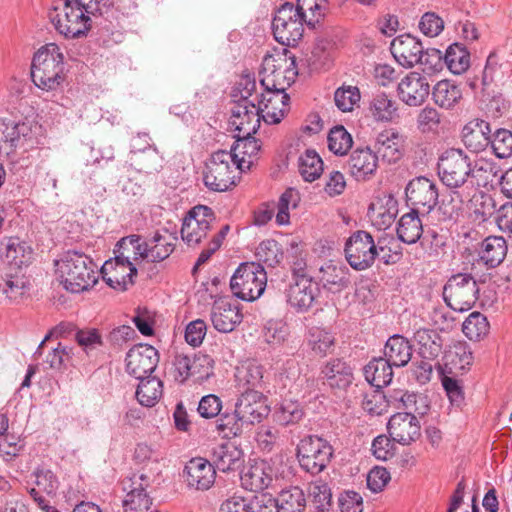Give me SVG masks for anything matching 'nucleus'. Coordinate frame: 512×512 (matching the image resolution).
Returning <instances> with one entry per match:
<instances>
[{
  "label": "nucleus",
  "instance_id": "393cba45",
  "mask_svg": "<svg viewBox=\"0 0 512 512\" xmlns=\"http://www.w3.org/2000/svg\"><path fill=\"white\" fill-rule=\"evenodd\" d=\"M235 408L247 427L261 422L269 411L263 393L255 391L241 393V396L235 403Z\"/></svg>",
  "mask_w": 512,
  "mask_h": 512
},
{
  "label": "nucleus",
  "instance_id": "8fccbe9b",
  "mask_svg": "<svg viewBox=\"0 0 512 512\" xmlns=\"http://www.w3.org/2000/svg\"><path fill=\"white\" fill-rule=\"evenodd\" d=\"M500 169L496 163L486 159L473 160L471 165V180L477 188L492 184L496 179H500Z\"/></svg>",
  "mask_w": 512,
  "mask_h": 512
},
{
  "label": "nucleus",
  "instance_id": "0eeeda50",
  "mask_svg": "<svg viewBox=\"0 0 512 512\" xmlns=\"http://www.w3.org/2000/svg\"><path fill=\"white\" fill-rule=\"evenodd\" d=\"M297 75L296 60L292 54L266 55L263 58L260 82L265 89L286 91Z\"/></svg>",
  "mask_w": 512,
  "mask_h": 512
},
{
  "label": "nucleus",
  "instance_id": "dca6fc26",
  "mask_svg": "<svg viewBox=\"0 0 512 512\" xmlns=\"http://www.w3.org/2000/svg\"><path fill=\"white\" fill-rule=\"evenodd\" d=\"M214 214L207 206H195L183 220L181 237L188 246H196L211 229Z\"/></svg>",
  "mask_w": 512,
  "mask_h": 512
},
{
  "label": "nucleus",
  "instance_id": "1a4fd4ad",
  "mask_svg": "<svg viewBox=\"0 0 512 512\" xmlns=\"http://www.w3.org/2000/svg\"><path fill=\"white\" fill-rule=\"evenodd\" d=\"M304 22L305 12L301 6L283 4L272 21L275 40L284 46H295L303 36Z\"/></svg>",
  "mask_w": 512,
  "mask_h": 512
},
{
  "label": "nucleus",
  "instance_id": "7c9ffc66",
  "mask_svg": "<svg viewBox=\"0 0 512 512\" xmlns=\"http://www.w3.org/2000/svg\"><path fill=\"white\" fill-rule=\"evenodd\" d=\"M349 269L341 263L328 261L319 268L318 279L332 293L346 289L350 284Z\"/></svg>",
  "mask_w": 512,
  "mask_h": 512
},
{
  "label": "nucleus",
  "instance_id": "2eb2a0df",
  "mask_svg": "<svg viewBox=\"0 0 512 512\" xmlns=\"http://www.w3.org/2000/svg\"><path fill=\"white\" fill-rule=\"evenodd\" d=\"M469 191L470 192L465 195L462 194L454 198L451 201L452 205L450 210L445 213L448 214L449 217H453V215L458 214L462 206L466 204L477 220H487L496 210L493 198L491 195L477 188V185H473V188Z\"/></svg>",
  "mask_w": 512,
  "mask_h": 512
},
{
  "label": "nucleus",
  "instance_id": "6ab92c4d",
  "mask_svg": "<svg viewBox=\"0 0 512 512\" xmlns=\"http://www.w3.org/2000/svg\"><path fill=\"white\" fill-rule=\"evenodd\" d=\"M261 120L262 117L255 100L243 97L231 108L230 125L237 131V134L245 136L255 134L260 127Z\"/></svg>",
  "mask_w": 512,
  "mask_h": 512
},
{
  "label": "nucleus",
  "instance_id": "680f3d73",
  "mask_svg": "<svg viewBox=\"0 0 512 512\" xmlns=\"http://www.w3.org/2000/svg\"><path fill=\"white\" fill-rule=\"evenodd\" d=\"M416 339L420 345V354L424 359H434L441 353L442 341L436 332L419 330L416 333Z\"/></svg>",
  "mask_w": 512,
  "mask_h": 512
},
{
  "label": "nucleus",
  "instance_id": "de8ad7c7",
  "mask_svg": "<svg viewBox=\"0 0 512 512\" xmlns=\"http://www.w3.org/2000/svg\"><path fill=\"white\" fill-rule=\"evenodd\" d=\"M297 170L306 182H314L323 173V161L314 149H306L298 157Z\"/></svg>",
  "mask_w": 512,
  "mask_h": 512
},
{
  "label": "nucleus",
  "instance_id": "09e8293b",
  "mask_svg": "<svg viewBox=\"0 0 512 512\" xmlns=\"http://www.w3.org/2000/svg\"><path fill=\"white\" fill-rule=\"evenodd\" d=\"M506 253L507 245L505 239L499 236H490L482 242L479 255L487 266L493 268L504 260Z\"/></svg>",
  "mask_w": 512,
  "mask_h": 512
},
{
  "label": "nucleus",
  "instance_id": "69168bd1",
  "mask_svg": "<svg viewBox=\"0 0 512 512\" xmlns=\"http://www.w3.org/2000/svg\"><path fill=\"white\" fill-rule=\"evenodd\" d=\"M300 201V194L294 188H288L280 197L277 204L276 222L278 225H287L290 221L289 210L295 209Z\"/></svg>",
  "mask_w": 512,
  "mask_h": 512
},
{
  "label": "nucleus",
  "instance_id": "49530a36",
  "mask_svg": "<svg viewBox=\"0 0 512 512\" xmlns=\"http://www.w3.org/2000/svg\"><path fill=\"white\" fill-rule=\"evenodd\" d=\"M306 498L303 490L297 486L283 489L273 501L276 512H303Z\"/></svg>",
  "mask_w": 512,
  "mask_h": 512
},
{
  "label": "nucleus",
  "instance_id": "58836bf2",
  "mask_svg": "<svg viewBox=\"0 0 512 512\" xmlns=\"http://www.w3.org/2000/svg\"><path fill=\"white\" fill-rule=\"evenodd\" d=\"M368 110L376 122H393L399 118V105L393 97L384 92L372 96Z\"/></svg>",
  "mask_w": 512,
  "mask_h": 512
},
{
  "label": "nucleus",
  "instance_id": "bb28decb",
  "mask_svg": "<svg viewBox=\"0 0 512 512\" xmlns=\"http://www.w3.org/2000/svg\"><path fill=\"white\" fill-rule=\"evenodd\" d=\"M390 50L395 60L405 68L418 64L423 57L421 42L410 34L396 37L391 42Z\"/></svg>",
  "mask_w": 512,
  "mask_h": 512
},
{
  "label": "nucleus",
  "instance_id": "a19ab883",
  "mask_svg": "<svg viewBox=\"0 0 512 512\" xmlns=\"http://www.w3.org/2000/svg\"><path fill=\"white\" fill-rule=\"evenodd\" d=\"M151 138L147 133H138L131 140V152H145L147 149L151 151L145 155L146 162L141 164L140 170L146 173H155L162 168V158L155 146L151 145Z\"/></svg>",
  "mask_w": 512,
  "mask_h": 512
},
{
  "label": "nucleus",
  "instance_id": "a18cd8bd",
  "mask_svg": "<svg viewBox=\"0 0 512 512\" xmlns=\"http://www.w3.org/2000/svg\"><path fill=\"white\" fill-rule=\"evenodd\" d=\"M393 366L384 358H374L364 368L365 379L376 388H382L391 383Z\"/></svg>",
  "mask_w": 512,
  "mask_h": 512
},
{
  "label": "nucleus",
  "instance_id": "20e7f679",
  "mask_svg": "<svg viewBox=\"0 0 512 512\" xmlns=\"http://www.w3.org/2000/svg\"><path fill=\"white\" fill-rule=\"evenodd\" d=\"M39 129L30 122L0 119V154L11 156L36 148L40 143Z\"/></svg>",
  "mask_w": 512,
  "mask_h": 512
},
{
  "label": "nucleus",
  "instance_id": "774afa93",
  "mask_svg": "<svg viewBox=\"0 0 512 512\" xmlns=\"http://www.w3.org/2000/svg\"><path fill=\"white\" fill-rule=\"evenodd\" d=\"M308 491L311 501L317 510L325 511L330 507L332 493L326 482L316 480L310 484Z\"/></svg>",
  "mask_w": 512,
  "mask_h": 512
},
{
  "label": "nucleus",
  "instance_id": "2f4dec72",
  "mask_svg": "<svg viewBox=\"0 0 512 512\" xmlns=\"http://www.w3.org/2000/svg\"><path fill=\"white\" fill-rule=\"evenodd\" d=\"M236 142L228 151L237 163L240 171H247L251 168L260 151L261 144L259 140L243 134H236Z\"/></svg>",
  "mask_w": 512,
  "mask_h": 512
},
{
  "label": "nucleus",
  "instance_id": "4c0bfd02",
  "mask_svg": "<svg viewBox=\"0 0 512 512\" xmlns=\"http://www.w3.org/2000/svg\"><path fill=\"white\" fill-rule=\"evenodd\" d=\"M134 459L137 463L145 465L140 472H144L146 475L155 474V481L158 480L161 474L160 462L164 459V453L158 445L146 442L137 444Z\"/></svg>",
  "mask_w": 512,
  "mask_h": 512
},
{
  "label": "nucleus",
  "instance_id": "f704fd0d",
  "mask_svg": "<svg viewBox=\"0 0 512 512\" xmlns=\"http://www.w3.org/2000/svg\"><path fill=\"white\" fill-rule=\"evenodd\" d=\"M0 253L9 265L19 269L28 266L33 258L32 248L18 237L4 238L0 243Z\"/></svg>",
  "mask_w": 512,
  "mask_h": 512
},
{
  "label": "nucleus",
  "instance_id": "79ce46f5",
  "mask_svg": "<svg viewBox=\"0 0 512 512\" xmlns=\"http://www.w3.org/2000/svg\"><path fill=\"white\" fill-rule=\"evenodd\" d=\"M388 402L395 405L396 408L404 409L413 415L422 416L429 410L427 397L413 392L394 391L389 395Z\"/></svg>",
  "mask_w": 512,
  "mask_h": 512
},
{
  "label": "nucleus",
  "instance_id": "a878e982",
  "mask_svg": "<svg viewBox=\"0 0 512 512\" xmlns=\"http://www.w3.org/2000/svg\"><path fill=\"white\" fill-rule=\"evenodd\" d=\"M274 470L265 460H254L241 473V485L245 490L259 492L268 488L273 481Z\"/></svg>",
  "mask_w": 512,
  "mask_h": 512
},
{
  "label": "nucleus",
  "instance_id": "338daca9",
  "mask_svg": "<svg viewBox=\"0 0 512 512\" xmlns=\"http://www.w3.org/2000/svg\"><path fill=\"white\" fill-rule=\"evenodd\" d=\"M304 411L302 406L295 401L286 400L275 412L276 421L283 426L293 425L302 420Z\"/></svg>",
  "mask_w": 512,
  "mask_h": 512
},
{
  "label": "nucleus",
  "instance_id": "864d4df0",
  "mask_svg": "<svg viewBox=\"0 0 512 512\" xmlns=\"http://www.w3.org/2000/svg\"><path fill=\"white\" fill-rule=\"evenodd\" d=\"M140 383L136 390L138 402L145 407H153L161 398L163 383L155 377H144L139 379Z\"/></svg>",
  "mask_w": 512,
  "mask_h": 512
},
{
  "label": "nucleus",
  "instance_id": "412c9836",
  "mask_svg": "<svg viewBox=\"0 0 512 512\" xmlns=\"http://www.w3.org/2000/svg\"><path fill=\"white\" fill-rule=\"evenodd\" d=\"M289 96L284 90L265 89L256 106L262 120L267 124H277L288 110Z\"/></svg>",
  "mask_w": 512,
  "mask_h": 512
},
{
  "label": "nucleus",
  "instance_id": "3c124183",
  "mask_svg": "<svg viewBox=\"0 0 512 512\" xmlns=\"http://www.w3.org/2000/svg\"><path fill=\"white\" fill-rule=\"evenodd\" d=\"M117 253L131 257V261L147 259L149 261V244L143 241L139 235H129L120 239L116 245Z\"/></svg>",
  "mask_w": 512,
  "mask_h": 512
},
{
  "label": "nucleus",
  "instance_id": "6e6d98bb",
  "mask_svg": "<svg viewBox=\"0 0 512 512\" xmlns=\"http://www.w3.org/2000/svg\"><path fill=\"white\" fill-rule=\"evenodd\" d=\"M444 59L449 70L456 75L464 73L470 65L469 52L458 43L447 48Z\"/></svg>",
  "mask_w": 512,
  "mask_h": 512
},
{
  "label": "nucleus",
  "instance_id": "423d86ee",
  "mask_svg": "<svg viewBox=\"0 0 512 512\" xmlns=\"http://www.w3.org/2000/svg\"><path fill=\"white\" fill-rule=\"evenodd\" d=\"M240 171L233 156L226 150L214 152L206 162L203 173L205 186L214 192H224L236 185Z\"/></svg>",
  "mask_w": 512,
  "mask_h": 512
},
{
  "label": "nucleus",
  "instance_id": "cd10ccee",
  "mask_svg": "<svg viewBox=\"0 0 512 512\" xmlns=\"http://www.w3.org/2000/svg\"><path fill=\"white\" fill-rule=\"evenodd\" d=\"M215 476L213 464L205 458H192L185 465V481L196 490H208L213 485Z\"/></svg>",
  "mask_w": 512,
  "mask_h": 512
},
{
  "label": "nucleus",
  "instance_id": "f257e3e1",
  "mask_svg": "<svg viewBox=\"0 0 512 512\" xmlns=\"http://www.w3.org/2000/svg\"><path fill=\"white\" fill-rule=\"evenodd\" d=\"M472 158L462 149L445 150L438 159V175L449 189L451 201L473 188L471 180Z\"/></svg>",
  "mask_w": 512,
  "mask_h": 512
},
{
  "label": "nucleus",
  "instance_id": "7ed1b4c3",
  "mask_svg": "<svg viewBox=\"0 0 512 512\" xmlns=\"http://www.w3.org/2000/svg\"><path fill=\"white\" fill-rule=\"evenodd\" d=\"M31 77L33 83L44 91H54L64 82V55L56 43H48L34 54Z\"/></svg>",
  "mask_w": 512,
  "mask_h": 512
},
{
  "label": "nucleus",
  "instance_id": "f3484780",
  "mask_svg": "<svg viewBox=\"0 0 512 512\" xmlns=\"http://www.w3.org/2000/svg\"><path fill=\"white\" fill-rule=\"evenodd\" d=\"M319 294V287L312 277L295 272L286 291L287 302L298 312L307 311Z\"/></svg>",
  "mask_w": 512,
  "mask_h": 512
},
{
  "label": "nucleus",
  "instance_id": "5701e85b",
  "mask_svg": "<svg viewBox=\"0 0 512 512\" xmlns=\"http://www.w3.org/2000/svg\"><path fill=\"white\" fill-rule=\"evenodd\" d=\"M211 322L214 328L222 333L233 331L242 321L239 304L230 298H220L213 303Z\"/></svg>",
  "mask_w": 512,
  "mask_h": 512
},
{
  "label": "nucleus",
  "instance_id": "bf43d9fd",
  "mask_svg": "<svg viewBox=\"0 0 512 512\" xmlns=\"http://www.w3.org/2000/svg\"><path fill=\"white\" fill-rule=\"evenodd\" d=\"M489 322L487 318L479 313L472 312L463 322L462 331L472 341H480L489 333Z\"/></svg>",
  "mask_w": 512,
  "mask_h": 512
},
{
  "label": "nucleus",
  "instance_id": "4d7b16f0",
  "mask_svg": "<svg viewBox=\"0 0 512 512\" xmlns=\"http://www.w3.org/2000/svg\"><path fill=\"white\" fill-rule=\"evenodd\" d=\"M26 289V281L23 276L8 272H0V291L11 302L22 298Z\"/></svg>",
  "mask_w": 512,
  "mask_h": 512
},
{
  "label": "nucleus",
  "instance_id": "c85d7f7f",
  "mask_svg": "<svg viewBox=\"0 0 512 512\" xmlns=\"http://www.w3.org/2000/svg\"><path fill=\"white\" fill-rule=\"evenodd\" d=\"M377 167L378 156L369 147L355 149L347 161L348 172L356 181L370 179Z\"/></svg>",
  "mask_w": 512,
  "mask_h": 512
},
{
  "label": "nucleus",
  "instance_id": "f03ea898",
  "mask_svg": "<svg viewBox=\"0 0 512 512\" xmlns=\"http://www.w3.org/2000/svg\"><path fill=\"white\" fill-rule=\"evenodd\" d=\"M56 267L61 284L72 293L86 291L98 281V265L83 253L67 252Z\"/></svg>",
  "mask_w": 512,
  "mask_h": 512
},
{
  "label": "nucleus",
  "instance_id": "9b49d317",
  "mask_svg": "<svg viewBox=\"0 0 512 512\" xmlns=\"http://www.w3.org/2000/svg\"><path fill=\"white\" fill-rule=\"evenodd\" d=\"M479 289L470 274L453 275L444 286V300L454 311H467L478 299Z\"/></svg>",
  "mask_w": 512,
  "mask_h": 512
},
{
  "label": "nucleus",
  "instance_id": "13d9d810",
  "mask_svg": "<svg viewBox=\"0 0 512 512\" xmlns=\"http://www.w3.org/2000/svg\"><path fill=\"white\" fill-rule=\"evenodd\" d=\"M217 431L223 438L231 439L240 436L245 428H248L241 420L236 408L232 413H223L217 420Z\"/></svg>",
  "mask_w": 512,
  "mask_h": 512
},
{
  "label": "nucleus",
  "instance_id": "9d476101",
  "mask_svg": "<svg viewBox=\"0 0 512 512\" xmlns=\"http://www.w3.org/2000/svg\"><path fill=\"white\" fill-rule=\"evenodd\" d=\"M344 253L348 264L354 270L369 269L377 258L376 242L369 232L357 230L346 240Z\"/></svg>",
  "mask_w": 512,
  "mask_h": 512
},
{
  "label": "nucleus",
  "instance_id": "ddd939ff",
  "mask_svg": "<svg viewBox=\"0 0 512 512\" xmlns=\"http://www.w3.org/2000/svg\"><path fill=\"white\" fill-rule=\"evenodd\" d=\"M155 482V474L146 475L144 472L133 473L123 481V490L127 491L123 500L124 512H148L151 500L146 489Z\"/></svg>",
  "mask_w": 512,
  "mask_h": 512
},
{
  "label": "nucleus",
  "instance_id": "39448f33",
  "mask_svg": "<svg viewBox=\"0 0 512 512\" xmlns=\"http://www.w3.org/2000/svg\"><path fill=\"white\" fill-rule=\"evenodd\" d=\"M91 16L84 5L72 0H60L50 14V20L61 35L74 39L85 36L90 30Z\"/></svg>",
  "mask_w": 512,
  "mask_h": 512
},
{
  "label": "nucleus",
  "instance_id": "4be33fe9",
  "mask_svg": "<svg viewBox=\"0 0 512 512\" xmlns=\"http://www.w3.org/2000/svg\"><path fill=\"white\" fill-rule=\"evenodd\" d=\"M399 99L408 106L423 104L430 93V84L426 76L410 72L398 83Z\"/></svg>",
  "mask_w": 512,
  "mask_h": 512
},
{
  "label": "nucleus",
  "instance_id": "b1692460",
  "mask_svg": "<svg viewBox=\"0 0 512 512\" xmlns=\"http://www.w3.org/2000/svg\"><path fill=\"white\" fill-rule=\"evenodd\" d=\"M387 429L391 439L402 445H409L420 436V424L417 417L409 412H398L388 421Z\"/></svg>",
  "mask_w": 512,
  "mask_h": 512
},
{
  "label": "nucleus",
  "instance_id": "aec40b11",
  "mask_svg": "<svg viewBox=\"0 0 512 512\" xmlns=\"http://www.w3.org/2000/svg\"><path fill=\"white\" fill-rule=\"evenodd\" d=\"M126 371L136 379L147 377L159 362L158 351L151 345L138 344L126 354Z\"/></svg>",
  "mask_w": 512,
  "mask_h": 512
},
{
  "label": "nucleus",
  "instance_id": "37998d69",
  "mask_svg": "<svg viewBox=\"0 0 512 512\" xmlns=\"http://www.w3.org/2000/svg\"><path fill=\"white\" fill-rule=\"evenodd\" d=\"M432 98L436 105L449 110L454 108L462 99V90L452 80H440L432 89Z\"/></svg>",
  "mask_w": 512,
  "mask_h": 512
},
{
  "label": "nucleus",
  "instance_id": "ea45409f",
  "mask_svg": "<svg viewBox=\"0 0 512 512\" xmlns=\"http://www.w3.org/2000/svg\"><path fill=\"white\" fill-rule=\"evenodd\" d=\"M412 345L401 335L391 336L384 347V358L393 367L406 366L412 357Z\"/></svg>",
  "mask_w": 512,
  "mask_h": 512
},
{
  "label": "nucleus",
  "instance_id": "603ef678",
  "mask_svg": "<svg viewBox=\"0 0 512 512\" xmlns=\"http://www.w3.org/2000/svg\"><path fill=\"white\" fill-rule=\"evenodd\" d=\"M177 238L167 232H156L152 238L148 240L149 244V261L161 262L168 258L174 251Z\"/></svg>",
  "mask_w": 512,
  "mask_h": 512
},
{
  "label": "nucleus",
  "instance_id": "72a5a7b5",
  "mask_svg": "<svg viewBox=\"0 0 512 512\" xmlns=\"http://www.w3.org/2000/svg\"><path fill=\"white\" fill-rule=\"evenodd\" d=\"M402 146V136L393 129H386L377 135L374 153L383 161L395 163L402 157Z\"/></svg>",
  "mask_w": 512,
  "mask_h": 512
},
{
  "label": "nucleus",
  "instance_id": "0e129e2a",
  "mask_svg": "<svg viewBox=\"0 0 512 512\" xmlns=\"http://www.w3.org/2000/svg\"><path fill=\"white\" fill-rule=\"evenodd\" d=\"M327 141L329 150L336 155L346 154L353 144L352 136L343 126L332 128Z\"/></svg>",
  "mask_w": 512,
  "mask_h": 512
},
{
  "label": "nucleus",
  "instance_id": "473e14b6",
  "mask_svg": "<svg viewBox=\"0 0 512 512\" xmlns=\"http://www.w3.org/2000/svg\"><path fill=\"white\" fill-rule=\"evenodd\" d=\"M211 463L221 472L238 470L244 463V453L232 443H224L213 448Z\"/></svg>",
  "mask_w": 512,
  "mask_h": 512
},
{
  "label": "nucleus",
  "instance_id": "c756f323",
  "mask_svg": "<svg viewBox=\"0 0 512 512\" xmlns=\"http://www.w3.org/2000/svg\"><path fill=\"white\" fill-rule=\"evenodd\" d=\"M235 381L241 393L261 392L264 387V367L256 361L247 360L236 368Z\"/></svg>",
  "mask_w": 512,
  "mask_h": 512
},
{
  "label": "nucleus",
  "instance_id": "f8f14e48",
  "mask_svg": "<svg viewBox=\"0 0 512 512\" xmlns=\"http://www.w3.org/2000/svg\"><path fill=\"white\" fill-rule=\"evenodd\" d=\"M332 446L317 436H308L297 446V458L300 466L313 475L322 472L331 460Z\"/></svg>",
  "mask_w": 512,
  "mask_h": 512
},
{
  "label": "nucleus",
  "instance_id": "e2e57ef3",
  "mask_svg": "<svg viewBox=\"0 0 512 512\" xmlns=\"http://www.w3.org/2000/svg\"><path fill=\"white\" fill-rule=\"evenodd\" d=\"M377 257L387 265L397 263L402 257V248L393 237H382L376 242Z\"/></svg>",
  "mask_w": 512,
  "mask_h": 512
},
{
  "label": "nucleus",
  "instance_id": "5fc2aeb1",
  "mask_svg": "<svg viewBox=\"0 0 512 512\" xmlns=\"http://www.w3.org/2000/svg\"><path fill=\"white\" fill-rule=\"evenodd\" d=\"M308 347L312 352L320 357H324L334 346L333 335L321 327H311L306 335Z\"/></svg>",
  "mask_w": 512,
  "mask_h": 512
},
{
  "label": "nucleus",
  "instance_id": "c9c22d12",
  "mask_svg": "<svg viewBox=\"0 0 512 512\" xmlns=\"http://www.w3.org/2000/svg\"><path fill=\"white\" fill-rule=\"evenodd\" d=\"M490 125L482 119L467 123L462 129V141L466 148L478 153L490 145Z\"/></svg>",
  "mask_w": 512,
  "mask_h": 512
},
{
  "label": "nucleus",
  "instance_id": "4468645a",
  "mask_svg": "<svg viewBox=\"0 0 512 512\" xmlns=\"http://www.w3.org/2000/svg\"><path fill=\"white\" fill-rule=\"evenodd\" d=\"M103 280L111 288L125 291L134 283L137 268L131 261V257L117 255L114 259L107 260L100 270Z\"/></svg>",
  "mask_w": 512,
  "mask_h": 512
},
{
  "label": "nucleus",
  "instance_id": "e433bc0d",
  "mask_svg": "<svg viewBox=\"0 0 512 512\" xmlns=\"http://www.w3.org/2000/svg\"><path fill=\"white\" fill-rule=\"evenodd\" d=\"M320 375L330 387L344 389L352 383L353 369L343 359L334 358L321 367Z\"/></svg>",
  "mask_w": 512,
  "mask_h": 512
},
{
  "label": "nucleus",
  "instance_id": "a211bd4d",
  "mask_svg": "<svg viewBox=\"0 0 512 512\" xmlns=\"http://www.w3.org/2000/svg\"><path fill=\"white\" fill-rule=\"evenodd\" d=\"M408 204L419 212L429 213L438 203L439 192L435 182L426 177H416L405 188Z\"/></svg>",
  "mask_w": 512,
  "mask_h": 512
},
{
  "label": "nucleus",
  "instance_id": "052dcab7",
  "mask_svg": "<svg viewBox=\"0 0 512 512\" xmlns=\"http://www.w3.org/2000/svg\"><path fill=\"white\" fill-rule=\"evenodd\" d=\"M290 331L283 320H268L263 327L262 337L271 347L281 346L289 337Z\"/></svg>",
  "mask_w": 512,
  "mask_h": 512
},
{
  "label": "nucleus",
  "instance_id": "c03bdc74",
  "mask_svg": "<svg viewBox=\"0 0 512 512\" xmlns=\"http://www.w3.org/2000/svg\"><path fill=\"white\" fill-rule=\"evenodd\" d=\"M422 233L423 225L418 211L411 209L410 212L401 216L397 225V236L400 241L414 244L420 239Z\"/></svg>",
  "mask_w": 512,
  "mask_h": 512
},
{
  "label": "nucleus",
  "instance_id": "6e6552de",
  "mask_svg": "<svg viewBox=\"0 0 512 512\" xmlns=\"http://www.w3.org/2000/svg\"><path fill=\"white\" fill-rule=\"evenodd\" d=\"M267 274L260 263L245 262L240 264L230 280L234 296L244 301H255L265 291Z\"/></svg>",
  "mask_w": 512,
  "mask_h": 512
}]
</instances>
